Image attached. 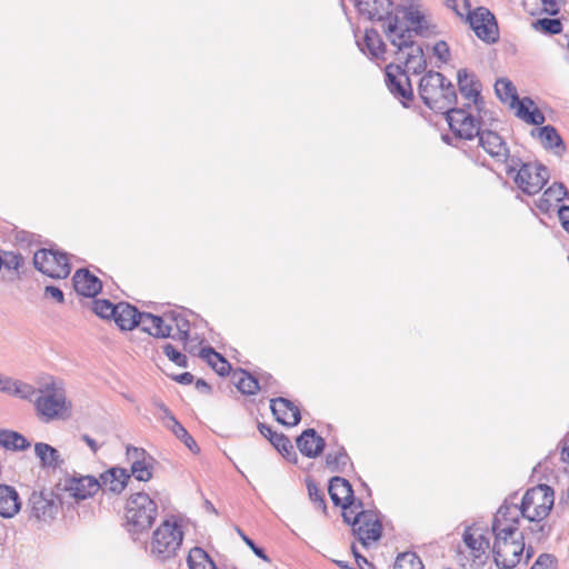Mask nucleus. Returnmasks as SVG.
<instances>
[{
  "mask_svg": "<svg viewBox=\"0 0 569 569\" xmlns=\"http://www.w3.org/2000/svg\"><path fill=\"white\" fill-rule=\"evenodd\" d=\"M238 535L241 537L243 542L252 550V552L266 562H270V558L266 553L264 549L259 547L250 537H248L239 527L236 528Z\"/></svg>",
  "mask_w": 569,
  "mask_h": 569,
  "instance_id": "obj_54",
  "label": "nucleus"
},
{
  "mask_svg": "<svg viewBox=\"0 0 569 569\" xmlns=\"http://www.w3.org/2000/svg\"><path fill=\"white\" fill-rule=\"evenodd\" d=\"M166 428L172 431V433L181 440L184 446L193 453H198L200 451L199 446L197 445L193 437L188 432V430L177 420V418L171 419V423H166Z\"/></svg>",
  "mask_w": 569,
  "mask_h": 569,
  "instance_id": "obj_39",
  "label": "nucleus"
},
{
  "mask_svg": "<svg viewBox=\"0 0 569 569\" xmlns=\"http://www.w3.org/2000/svg\"><path fill=\"white\" fill-rule=\"evenodd\" d=\"M122 331L132 330L139 327V320H141V311L129 302H119L118 308L112 318Z\"/></svg>",
  "mask_w": 569,
  "mask_h": 569,
  "instance_id": "obj_22",
  "label": "nucleus"
},
{
  "mask_svg": "<svg viewBox=\"0 0 569 569\" xmlns=\"http://www.w3.org/2000/svg\"><path fill=\"white\" fill-rule=\"evenodd\" d=\"M385 77L390 93L400 100L403 107H409L413 100V90L406 70L399 64L390 63L386 67Z\"/></svg>",
  "mask_w": 569,
  "mask_h": 569,
  "instance_id": "obj_13",
  "label": "nucleus"
},
{
  "mask_svg": "<svg viewBox=\"0 0 569 569\" xmlns=\"http://www.w3.org/2000/svg\"><path fill=\"white\" fill-rule=\"evenodd\" d=\"M458 89L466 103L470 104V110L476 117L481 116L485 109V99L481 96L482 86L475 73L467 69H460L457 73Z\"/></svg>",
  "mask_w": 569,
  "mask_h": 569,
  "instance_id": "obj_14",
  "label": "nucleus"
},
{
  "mask_svg": "<svg viewBox=\"0 0 569 569\" xmlns=\"http://www.w3.org/2000/svg\"><path fill=\"white\" fill-rule=\"evenodd\" d=\"M568 196L566 187L561 182H555L546 189L537 201V208L542 213L550 212L555 204L562 201Z\"/></svg>",
  "mask_w": 569,
  "mask_h": 569,
  "instance_id": "obj_26",
  "label": "nucleus"
},
{
  "mask_svg": "<svg viewBox=\"0 0 569 569\" xmlns=\"http://www.w3.org/2000/svg\"><path fill=\"white\" fill-rule=\"evenodd\" d=\"M2 392L23 400L32 401L39 390L30 383L6 376Z\"/></svg>",
  "mask_w": 569,
  "mask_h": 569,
  "instance_id": "obj_28",
  "label": "nucleus"
},
{
  "mask_svg": "<svg viewBox=\"0 0 569 569\" xmlns=\"http://www.w3.org/2000/svg\"><path fill=\"white\" fill-rule=\"evenodd\" d=\"M328 492L335 506L351 503L356 499L351 483L339 476H335L329 480Z\"/></svg>",
  "mask_w": 569,
  "mask_h": 569,
  "instance_id": "obj_23",
  "label": "nucleus"
},
{
  "mask_svg": "<svg viewBox=\"0 0 569 569\" xmlns=\"http://www.w3.org/2000/svg\"><path fill=\"white\" fill-rule=\"evenodd\" d=\"M555 491L548 485H538L528 489L520 502V513L529 521L543 520L553 507Z\"/></svg>",
  "mask_w": 569,
  "mask_h": 569,
  "instance_id": "obj_8",
  "label": "nucleus"
},
{
  "mask_svg": "<svg viewBox=\"0 0 569 569\" xmlns=\"http://www.w3.org/2000/svg\"><path fill=\"white\" fill-rule=\"evenodd\" d=\"M445 4L461 19H465L466 13L471 8L469 0H445Z\"/></svg>",
  "mask_w": 569,
  "mask_h": 569,
  "instance_id": "obj_55",
  "label": "nucleus"
},
{
  "mask_svg": "<svg viewBox=\"0 0 569 569\" xmlns=\"http://www.w3.org/2000/svg\"><path fill=\"white\" fill-rule=\"evenodd\" d=\"M33 267L52 279H66L71 272V264L66 252L41 248L33 254Z\"/></svg>",
  "mask_w": 569,
  "mask_h": 569,
  "instance_id": "obj_9",
  "label": "nucleus"
},
{
  "mask_svg": "<svg viewBox=\"0 0 569 569\" xmlns=\"http://www.w3.org/2000/svg\"><path fill=\"white\" fill-rule=\"evenodd\" d=\"M383 32L389 42L402 51L412 43V34L430 36V26L422 12L413 8L396 7V16L386 26Z\"/></svg>",
  "mask_w": 569,
  "mask_h": 569,
  "instance_id": "obj_4",
  "label": "nucleus"
},
{
  "mask_svg": "<svg viewBox=\"0 0 569 569\" xmlns=\"http://www.w3.org/2000/svg\"><path fill=\"white\" fill-rule=\"evenodd\" d=\"M393 569H425V566L416 552L407 551L396 558Z\"/></svg>",
  "mask_w": 569,
  "mask_h": 569,
  "instance_id": "obj_44",
  "label": "nucleus"
},
{
  "mask_svg": "<svg viewBox=\"0 0 569 569\" xmlns=\"http://www.w3.org/2000/svg\"><path fill=\"white\" fill-rule=\"evenodd\" d=\"M495 91L497 97L505 103L509 102L511 108L518 107L519 102H521V99L518 97L516 87L510 80L506 78H501L496 81Z\"/></svg>",
  "mask_w": 569,
  "mask_h": 569,
  "instance_id": "obj_34",
  "label": "nucleus"
},
{
  "mask_svg": "<svg viewBox=\"0 0 569 569\" xmlns=\"http://www.w3.org/2000/svg\"><path fill=\"white\" fill-rule=\"evenodd\" d=\"M531 136L538 137L545 149L555 150L557 154H562L566 151V144L561 136L551 124L543 126L539 129H532Z\"/></svg>",
  "mask_w": 569,
  "mask_h": 569,
  "instance_id": "obj_24",
  "label": "nucleus"
},
{
  "mask_svg": "<svg viewBox=\"0 0 569 569\" xmlns=\"http://www.w3.org/2000/svg\"><path fill=\"white\" fill-rule=\"evenodd\" d=\"M153 460L136 461L130 466V477H134L138 481L147 482L152 478V462Z\"/></svg>",
  "mask_w": 569,
  "mask_h": 569,
  "instance_id": "obj_47",
  "label": "nucleus"
},
{
  "mask_svg": "<svg viewBox=\"0 0 569 569\" xmlns=\"http://www.w3.org/2000/svg\"><path fill=\"white\" fill-rule=\"evenodd\" d=\"M559 1L560 0H541L545 12L552 17L557 16L560 11Z\"/></svg>",
  "mask_w": 569,
  "mask_h": 569,
  "instance_id": "obj_62",
  "label": "nucleus"
},
{
  "mask_svg": "<svg viewBox=\"0 0 569 569\" xmlns=\"http://www.w3.org/2000/svg\"><path fill=\"white\" fill-rule=\"evenodd\" d=\"M559 220L562 228L569 233V206H562L558 209Z\"/></svg>",
  "mask_w": 569,
  "mask_h": 569,
  "instance_id": "obj_63",
  "label": "nucleus"
},
{
  "mask_svg": "<svg viewBox=\"0 0 569 569\" xmlns=\"http://www.w3.org/2000/svg\"><path fill=\"white\" fill-rule=\"evenodd\" d=\"M43 297L53 299L58 303H64V293L63 291L53 284L46 286L43 289Z\"/></svg>",
  "mask_w": 569,
  "mask_h": 569,
  "instance_id": "obj_59",
  "label": "nucleus"
},
{
  "mask_svg": "<svg viewBox=\"0 0 569 569\" xmlns=\"http://www.w3.org/2000/svg\"><path fill=\"white\" fill-rule=\"evenodd\" d=\"M549 180V170L541 163L522 164L513 177L517 187L526 194L538 193Z\"/></svg>",
  "mask_w": 569,
  "mask_h": 569,
  "instance_id": "obj_11",
  "label": "nucleus"
},
{
  "mask_svg": "<svg viewBox=\"0 0 569 569\" xmlns=\"http://www.w3.org/2000/svg\"><path fill=\"white\" fill-rule=\"evenodd\" d=\"M60 499L51 490L33 491L27 503L30 519L51 521L59 512Z\"/></svg>",
  "mask_w": 569,
  "mask_h": 569,
  "instance_id": "obj_10",
  "label": "nucleus"
},
{
  "mask_svg": "<svg viewBox=\"0 0 569 569\" xmlns=\"http://www.w3.org/2000/svg\"><path fill=\"white\" fill-rule=\"evenodd\" d=\"M72 283L74 291L87 298H93L102 290L101 280L86 268L78 269L74 272Z\"/></svg>",
  "mask_w": 569,
  "mask_h": 569,
  "instance_id": "obj_18",
  "label": "nucleus"
},
{
  "mask_svg": "<svg viewBox=\"0 0 569 569\" xmlns=\"http://www.w3.org/2000/svg\"><path fill=\"white\" fill-rule=\"evenodd\" d=\"M200 357L219 375L227 376L231 370V365L227 359L217 352L212 347H204L200 350Z\"/></svg>",
  "mask_w": 569,
  "mask_h": 569,
  "instance_id": "obj_31",
  "label": "nucleus"
},
{
  "mask_svg": "<svg viewBox=\"0 0 569 569\" xmlns=\"http://www.w3.org/2000/svg\"><path fill=\"white\" fill-rule=\"evenodd\" d=\"M182 540L181 527L176 522L166 520L153 532L150 552L156 560L166 562L176 556Z\"/></svg>",
  "mask_w": 569,
  "mask_h": 569,
  "instance_id": "obj_7",
  "label": "nucleus"
},
{
  "mask_svg": "<svg viewBox=\"0 0 569 569\" xmlns=\"http://www.w3.org/2000/svg\"><path fill=\"white\" fill-rule=\"evenodd\" d=\"M451 131L460 139L472 140L476 137L479 139V144L482 149L497 162H507L509 158V148L497 132L481 129V116L476 117L470 110L465 112L462 110L453 111L450 117Z\"/></svg>",
  "mask_w": 569,
  "mask_h": 569,
  "instance_id": "obj_2",
  "label": "nucleus"
},
{
  "mask_svg": "<svg viewBox=\"0 0 569 569\" xmlns=\"http://www.w3.org/2000/svg\"><path fill=\"white\" fill-rule=\"evenodd\" d=\"M353 520L352 533L363 547L381 538L382 525L376 511L360 510Z\"/></svg>",
  "mask_w": 569,
  "mask_h": 569,
  "instance_id": "obj_12",
  "label": "nucleus"
},
{
  "mask_svg": "<svg viewBox=\"0 0 569 569\" xmlns=\"http://www.w3.org/2000/svg\"><path fill=\"white\" fill-rule=\"evenodd\" d=\"M152 403L159 410V419L163 421V425L171 423V419L176 418L171 410L160 400H154Z\"/></svg>",
  "mask_w": 569,
  "mask_h": 569,
  "instance_id": "obj_61",
  "label": "nucleus"
},
{
  "mask_svg": "<svg viewBox=\"0 0 569 569\" xmlns=\"http://www.w3.org/2000/svg\"><path fill=\"white\" fill-rule=\"evenodd\" d=\"M0 446L11 451H24L30 448V441L20 432L1 429Z\"/></svg>",
  "mask_w": 569,
  "mask_h": 569,
  "instance_id": "obj_32",
  "label": "nucleus"
},
{
  "mask_svg": "<svg viewBox=\"0 0 569 569\" xmlns=\"http://www.w3.org/2000/svg\"><path fill=\"white\" fill-rule=\"evenodd\" d=\"M21 509V500L17 490L8 485H0V516L14 517Z\"/></svg>",
  "mask_w": 569,
  "mask_h": 569,
  "instance_id": "obj_25",
  "label": "nucleus"
},
{
  "mask_svg": "<svg viewBox=\"0 0 569 569\" xmlns=\"http://www.w3.org/2000/svg\"><path fill=\"white\" fill-rule=\"evenodd\" d=\"M338 507L342 508V519L347 525L351 526V528L353 527V518L360 510H365L363 502L357 498L352 500L351 503L346 502L343 505H339Z\"/></svg>",
  "mask_w": 569,
  "mask_h": 569,
  "instance_id": "obj_51",
  "label": "nucleus"
},
{
  "mask_svg": "<svg viewBox=\"0 0 569 569\" xmlns=\"http://www.w3.org/2000/svg\"><path fill=\"white\" fill-rule=\"evenodd\" d=\"M531 569H558V560L551 553H541Z\"/></svg>",
  "mask_w": 569,
  "mask_h": 569,
  "instance_id": "obj_56",
  "label": "nucleus"
},
{
  "mask_svg": "<svg viewBox=\"0 0 569 569\" xmlns=\"http://www.w3.org/2000/svg\"><path fill=\"white\" fill-rule=\"evenodd\" d=\"M126 457L130 465L136 463V461H142L146 459L153 460V458L143 448H138L132 445L127 446Z\"/></svg>",
  "mask_w": 569,
  "mask_h": 569,
  "instance_id": "obj_53",
  "label": "nucleus"
},
{
  "mask_svg": "<svg viewBox=\"0 0 569 569\" xmlns=\"http://www.w3.org/2000/svg\"><path fill=\"white\" fill-rule=\"evenodd\" d=\"M274 449L282 455L288 461L297 463L298 456L293 449L290 439L284 433H278L274 439L270 440Z\"/></svg>",
  "mask_w": 569,
  "mask_h": 569,
  "instance_id": "obj_41",
  "label": "nucleus"
},
{
  "mask_svg": "<svg viewBox=\"0 0 569 569\" xmlns=\"http://www.w3.org/2000/svg\"><path fill=\"white\" fill-rule=\"evenodd\" d=\"M462 539L470 550L479 553L485 552V550L488 549L490 546L489 539L483 535H480L478 538H476L471 533V528H467L463 531Z\"/></svg>",
  "mask_w": 569,
  "mask_h": 569,
  "instance_id": "obj_46",
  "label": "nucleus"
},
{
  "mask_svg": "<svg viewBox=\"0 0 569 569\" xmlns=\"http://www.w3.org/2000/svg\"><path fill=\"white\" fill-rule=\"evenodd\" d=\"M533 106L535 102L530 97H523L517 107L516 116L529 124L541 126L546 121V117L537 107L533 110L529 109Z\"/></svg>",
  "mask_w": 569,
  "mask_h": 569,
  "instance_id": "obj_29",
  "label": "nucleus"
},
{
  "mask_svg": "<svg viewBox=\"0 0 569 569\" xmlns=\"http://www.w3.org/2000/svg\"><path fill=\"white\" fill-rule=\"evenodd\" d=\"M118 308V303H112L108 299H96L93 301V312L102 319H112Z\"/></svg>",
  "mask_w": 569,
  "mask_h": 569,
  "instance_id": "obj_50",
  "label": "nucleus"
},
{
  "mask_svg": "<svg viewBox=\"0 0 569 569\" xmlns=\"http://www.w3.org/2000/svg\"><path fill=\"white\" fill-rule=\"evenodd\" d=\"M39 396L33 400L37 416L42 422L66 419L71 415L72 405L67 399L61 382L53 378L39 389Z\"/></svg>",
  "mask_w": 569,
  "mask_h": 569,
  "instance_id": "obj_5",
  "label": "nucleus"
},
{
  "mask_svg": "<svg viewBox=\"0 0 569 569\" xmlns=\"http://www.w3.org/2000/svg\"><path fill=\"white\" fill-rule=\"evenodd\" d=\"M542 520L531 521L532 525L528 528L530 533L533 535L537 541H541L549 536L550 529L547 528Z\"/></svg>",
  "mask_w": 569,
  "mask_h": 569,
  "instance_id": "obj_57",
  "label": "nucleus"
},
{
  "mask_svg": "<svg viewBox=\"0 0 569 569\" xmlns=\"http://www.w3.org/2000/svg\"><path fill=\"white\" fill-rule=\"evenodd\" d=\"M506 510L507 507H503L492 519L491 530L495 536L492 552L498 568L512 569L520 562L525 551V533L519 532L515 523L502 527Z\"/></svg>",
  "mask_w": 569,
  "mask_h": 569,
  "instance_id": "obj_3",
  "label": "nucleus"
},
{
  "mask_svg": "<svg viewBox=\"0 0 569 569\" xmlns=\"http://www.w3.org/2000/svg\"><path fill=\"white\" fill-rule=\"evenodd\" d=\"M189 569H217L211 557L200 547H193L187 557Z\"/></svg>",
  "mask_w": 569,
  "mask_h": 569,
  "instance_id": "obj_37",
  "label": "nucleus"
},
{
  "mask_svg": "<svg viewBox=\"0 0 569 569\" xmlns=\"http://www.w3.org/2000/svg\"><path fill=\"white\" fill-rule=\"evenodd\" d=\"M130 473L121 467H112L99 477L101 488L116 495H120L127 487Z\"/></svg>",
  "mask_w": 569,
  "mask_h": 569,
  "instance_id": "obj_19",
  "label": "nucleus"
},
{
  "mask_svg": "<svg viewBox=\"0 0 569 569\" xmlns=\"http://www.w3.org/2000/svg\"><path fill=\"white\" fill-rule=\"evenodd\" d=\"M233 379L236 387L243 395L252 396L260 390L258 378L252 376L247 370L239 369V372L233 373Z\"/></svg>",
  "mask_w": 569,
  "mask_h": 569,
  "instance_id": "obj_36",
  "label": "nucleus"
},
{
  "mask_svg": "<svg viewBox=\"0 0 569 569\" xmlns=\"http://www.w3.org/2000/svg\"><path fill=\"white\" fill-rule=\"evenodd\" d=\"M307 489L310 500L315 503V507L319 509L325 516H328L327 502L323 492L318 488L317 483L308 479Z\"/></svg>",
  "mask_w": 569,
  "mask_h": 569,
  "instance_id": "obj_48",
  "label": "nucleus"
},
{
  "mask_svg": "<svg viewBox=\"0 0 569 569\" xmlns=\"http://www.w3.org/2000/svg\"><path fill=\"white\" fill-rule=\"evenodd\" d=\"M158 515V506L146 492H137L127 499L126 525L131 533L149 530Z\"/></svg>",
  "mask_w": 569,
  "mask_h": 569,
  "instance_id": "obj_6",
  "label": "nucleus"
},
{
  "mask_svg": "<svg viewBox=\"0 0 569 569\" xmlns=\"http://www.w3.org/2000/svg\"><path fill=\"white\" fill-rule=\"evenodd\" d=\"M516 497H517V493L509 496L497 511V513H499L503 507H507V510H506L507 512L505 513V517L502 520L503 521L502 527H506L507 525H513V523H515V526L518 527L519 518L521 517V513H520V505L518 506L516 502H513Z\"/></svg>",
  "mask_w": 569,
  "mask_h": 569,
  "instance_id": "obj_42",
  "label": "nucleus"
},
{
  "mask_svg": "<svg viewBox=\"0 0 569 569\" xmlns=\"http://www.w3.org/2000/svg\"><path fill=\"white\" fill-rule=\"evenodd\" d=\"M349 463L350 457L342 446L338 447L336 451H330L326 455V466L331 472H345Z\"/></svg>",
  "mask_w": 569,
  "mask_h": 569,
  "instance_id": "obj_38",
  "label": "nucleus"
},
{
  "mask_svg": "<svg viewBox=\"0 0 569 569\" xmlns=\"http://www.w3.org/2000/svg\"><path fill=\"white\" fill-rule=\"evenodd\" d=\"M361 52L372 58H380L386 52V44L376 29H366L363 39L357 40Z\"/></svg>",
  "mask_w": 569,
  "mask_h": 569,
  "instance_id": "obj_27",
  "label": "nucleus"
},
{
  "mask_svg": "<svg viewBox=\"0 0 569 569\" xmlns=\"http://www.w3.org/2000/svg\"><path fill=\"white\" fill-rule=\"evenodd\" d=\"M1 260V268L3 267L6 270L16 271L18 274L24 263L21 253L14 251H2Z\"/></svg>",
  "mask_w": 569,
  "mask_h": 569,
  "instance_id": "obj_49",
  "label": "nucleus"
},
{
  "mask_svg": "<svg viewBox=\"0 0 569 569\" xmlns=\"http://www.w3.org/2000/svg\"><path fill=\"white\" fill-rule=\"evenodd\" d=\"M493 19H496L495 14L486 7H478L475 10L470 8L465 17V21L469 23L471 29L476 24H483L489 20L493 21Z\"/></svg>",
  "mask_w": 569,
  "mask_h": 569,
  "instance_id": "obj_45",
  "label": "nucleus"
},
{
  "mask_svg": "<svg viewBox=\"0 0 569 569\" xmlns=\"http://www.w3.org/2000/svg\"><path fill=\"white\" fill-rule=\"evenodd\" d=\"M296 442L299 451L308 458L320 456L326 447L325 439L312 428L302 431Z\"/></svg>",
  "mask_w": 569,
  "mask_h": 569,
  "instance_id": "obj_21",
  "label": "nucleus"
},
{
  "mask_svg": "<svg viewBox=\"0 0 569 569\" xmlns=\"http://www.w3.org/2000/svg\"><path fill=\"white\" fill-rule=\"evenodd\" d=\"M561 461L569 463V437L561 441Z\"/></svg>",
  "mask_w": 569,
  "mask_h": 569,
  "instance_id": "obj_64",
  "label": "nucleus"
},
{
  "mask_svg": "<svg viewBox=\"0 0 569 569\" xmlns=\"http://www.w3.org/2000/svg\"><path fill=\"white\" fill-rule=\"evenodd\" d=\"M475 34L487 44H493L499 40V27L497 19L489 20L483 24L473 26Z\"/></svg>",
  "mask_w": 569,
  "mask_h": 569,
  "instance_id": "obj_40",
  "label": "nucleus"
},
{
  "mask_svg": "<svg viewBox=\"0 0 569 569\" xmlns=\"http://www.w3.org/2000/svg\"><path fill=\"white\" fill-rule=\"evenodd\" d=\"M406 48L410 49L405 60L406 68L411 70L415 74L425 72L427 69V60L422 47L415 44L412 41V43Z\"/></svg>",
  "mask_w": 569,
  "mask_h": 569,
  "instance_id": "obj_33",
  "label": "nucleus"
},
{
  "mask_svg": "<svg viewBox=\"0 0 569 569\" xmlns=\"http://www.w3.org/2000/svg\"><path fill=\"white\" fill-rule=\"evenodd\" d=\"M163 353L178 367H188V358L182 352L177 350L171 343H166L163 346Z\"/></svg>",
  "mask_w": 569,
  "mask_h": 569,
  "instance_id": "obj_52",
  "label": "nucleus"
},
{
  "mask_svg": "<svg viewBox=\"0 0 569 569\" xmlns=\"http://www.w3.org/2000/svg\"><path fill=\"white\" fill-rule=\"evenodd\" d=\"M532 28L536 31L545 34L555 36L562 32L563 26L560 19L557 18H541L532 22Z\"/></svg>",
  "mask_w": 569,
  "mask_h": 569,
  "instance_id": "obj_43",
  "label": "nucleus"
},
{
  "mask_svg": "<svg viewBox=\"0 0 569 569\" xmlns=\"http://www.w3.org/2000/svg\"><path fill=\"white\" fill-rule=\"evenodd\" d=\"M356 7L360 16L371 21L387 24L396 16L392 0H356Z\"/></svg>",
  "mask_w": 569,
  "mask_h": 569,
  "instance_id": "obj_16",
  "label": "nucleus"
},
{
  "mask_svg": "<svg viewBox=\"0 0 569 569\" xmlns=\"http://www.w3.org/2000/svg\"><path fill=\"white\" fill-rule=\"evenodd\" d=\"M59 487L76 500H84L92 497L101 488V485L99 479L93 476L73 475L60 482Z\"/></svg>",
  "mask_w": 569,
  "mask_h": 569,
  "instance_id": "obj_15",
  "label": "nucleus"
},
{
  "mask_svg": "<svg viewBox=\"0 0 569 569\" xmlns=\"http://www.w3.org/2000/svg\"><path fill=\"white\" fill-rule=\"evenodd\" d=\"M506 163V173L510 177H515L517 171L521 168L522 164H528L529 162H522V160L517 156H510Z\"/></svg>",
  "mask_w": 569,
  "mask_h": 569,
  "instance_id": "obj_60",
  "label": "nucleus"
},
{
  "mask_svg": "<svg viewBox=\"0 0 569 569\" xmlns=\"http://www.w3.org/2000/svg\"><path fill=\"white\" fill-rule=\"evenodd\" d=\"M166 322L170 323L172 327L174 326L177 329V335H172L173 339H178L180 341H188L189 332H190V321L183 316L181 312L169 311L166 312Z\"/></svg>",
  "mask_w": 569,
  "mask_h": 569,
  "instance_id": "obj_35",
  "label": "nucleus"
},
{
  "mask_svg": "<svg viewBox=\"0 0 569 569\" xmlns=\"http://www.w3.org/2000/svg\"><path fill=\"white\" fill-rule=\"evenodd\" d=\"M433 54L442 62L446 63L450 59V49L446 41L440 40L433 46Z\"/></svg>",
  "mask_w": 569,
  "mask_h": 569,
  "instance_id": "obj_58",
  "label": "nucleus"
},
{
  "mask_svg": "<svg viewBox=\"0 0 569 569\" xmlns=\"http://www.w3.org/2000/svg\"><path fill=\"white\" fill-rule=\"evenodd\" d=\"M34 453L40 459L43 468H60L63 465L59 451L52 446L44 442H37L34 445Z\"/></svg>",
  "mask_w": 569,
  "mask_h": 569,
  "instance_id": "obj_30",
  "label": "nucleus"
},
{
  "mask_svg": "<svg viewBox=\"0 0 569 569\" xmlns=\"http://www.w3.org/2000/svg\"><path fill=\"white\" fill-rule=\"evenodd\" d=\"M141 330L154 338H169L171 337L172 326L166 322V313L156 316L150 312H141V320H139Z\"/></svg>",
  "mask_w": 569,
  "mask_h": 569,
  "instance_id": "obj_20",
  "label": "nucleus"
},
{
  "mask_svg": "<svg viewBox=\"0 0 569 569\" xmlns=\"http://www.w3.org/2000/svg\"><path fill=\"white\" fill-rule=\"evenodd\" d=\"M270 409L276 420L283 426L295 427L301 420L300 409L287 398L271 399Z\"/></svg>",
  "mask_w": 569,
  "mask_h": 569,
  "instance_id": "obj_17",
  "label": "nucleus"
},
{
  "mask_svg": "<svg viewBox=\"0 0 569 569\" xmlns=\"http://www.w3.org/2000/svg\"><path fill=\"white\" fill-rule=\"evenodd\" d=\"M418 93L425 106L430 110L443 113L451 129L450 120L453 111H470V104L463 103L457 107V92L453 83L448 80L441 72L429 70L420 79Z\"/></svg>",
  "mask_w": 569,
  "mask_h": 569,
  "instance_id": "obj_1",
  "label": "nucleus"
}]
</instances>
